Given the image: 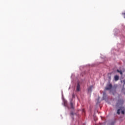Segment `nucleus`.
<instances>
[{
	"mask_svg": "<svg viewBox=\"0 0 125 125\" xmlns=\"http://www.w3.org/2000/svg\"><path fill=\"white\" fill-rule=\"evenodd\" d=\"M122 83H123V81H121Z\"/></svg>",
	"mask_w": 125,
	"mask_h": 125,
	"instance_id": "obj_12",
	"label": "nucleus"
},
{
	"mask_svg": "<svg viewBox=\"0 0 125 125\" xmlns=\"http://www.w3.org/2000/svg\"><path fill=\"white\" fill-rule=\"evenodd\" d=\"M70 106L71 109H75V106H74V103H73L72 100H71L70 102Z\"/></svg>",
	"mask_w": 125,
	"mask_h": 125,
	"instance_id": "obj_2",
	"label": "nucleus"
},
{
	"mask_svg": "<svg viewBox=\"0 0 125 125\" xmlns=\"http://www.w3.org/2000/svg\"><path fill=\"white\" fill-rule=\"evenodd\" d=\"M72 97H75V94H73Z\"/></svg>",
	"mask_w": 125,
	"mask_h": 125,
	"instance_id": "obj_11",
	"label": "nucleus"
},
{
	"mask_svg": "<svg viewBox=\"0 0 125 125\" xmlns=\"http://www.w3.org/2000/svg\"><path fill=\"white\" fill-rule=\"evenodd\" d=\"M93 87V86H90L88 88V92H91L92 91V88Z\"/></svg>",
	"mask_w": 125,
	"mask_h": 125,
	"instance_id": "obj_3",
	"label": "nucleus"
},
{
	"mask_svg": "<svg viewBox=\"0 0 125 125\" xmlns=\"http://www.w3.org/2000/svg\"><path fill=\"white\" fill-rule=\"evenodd\" d=\"M124 84H125V80H123Z\"/></svg>",
	"mask_w": 125,
	"mask_h": 125,
	"instance_id": "obj_10",
	"label": "nucleus"
},
{
	"mask_svg": "<svg viewBox=\"0 0 125 125\" xmlns=\"http://www.w3.org/2000/svg\"><path fill=\"white\" fill-rule=\"evenodd\" d=\"M112 88V84H109L107 86V87L105 88V89L106 90H110Z\"/></svg>",
	"mask_w": 125,
	"mask_h": 125,
	"instance_id": "obj_1",
	"label": "nucleus"
},
{
	"mask_svg": "<svg viewBox=\"0 0 125 125\" xmlns=\"http://www.w3.org/2000/svg\"><path fill=\"white\" fill-rule=\"evenodd\" d=\"M119 76H118V75H115V76H114V80H115V81H116V82H117V81H119Z\"/></svg>",
	"mask_w": 125,
	"mask_h": 125,
	"instance_id": "obj_4",
	"label": "nucleus"
},
{
	"mask_svg": "<svg viewBox=\"0 0 125 125\" xmlns=\"http://www.w3.org/2000/svg\"><path fill=\"white\" fill-rule=\"evenodd\" d=\"M121 111V109H118V110H117V114H118V115H120V111Z\"/></svg>",
	"mask_w": 125,
	"mask_h": 125,
	"instance_id": "obj_7",
	"label": "nucleus"
},
{
	"mask_svg": "<svg viewBox=\"0 0 125 125\" xmlns=\"http://www.w3.org/2000/svg\"><path fill=\"white\" fill-rule=\"evenodd\" d=\"M121 113H122V114H123V115H124V114H125V111L122 110V111H121Z\"/></svg>",
	"mask_w": 125,
	"mask_h": 125,
	"instance_id": "obj_8",
	"label": "nucleus"
},
{
	"mask_svg": "<svg viewBox=\"0 0 125 125\" xmlns=\"http://www.w3.org/2000/svg\"><path fill=\"white\" fill-rule=\"evenodd\" d=\"M80 90V84L78 83L77 87V91H79Z\"/></svg>",
	"mask_w": 125,
	"mask_h": 125,
	"instance_id": "obj_6",
	"label": "nucleus"
},
{
	"mask_svg": "<svg viewBox=\"0 0 125 125\" xmlns=\"http://www.w3.org/2000/svg\"><path fill=\"white\" fill-rule=\"evenodd\" d=\"M117 72H118V73H119L120 75H123V71H122V70H119V69H117Z\"/></svg>",
	"mask_w": 125,
	"mask_h": 125,
	"instance_id": "obj_5",
	"label": "nucleus"
},
{
	"mask_svg": "<svg viewBox=\"0 0 125 125\" xmlns=\"http://www.w3.org/2000/svg\"><path fill=\"white\" fill-rule=\"evenodd\" d=\"M70 115H71V116H74V113L73 112H71Z\"/></svg>",
	"mask_w": 125,
	"mask_h": 125,
	"instance_id": "obj_9",
	"label": "nucleus"
}]
</instances>
